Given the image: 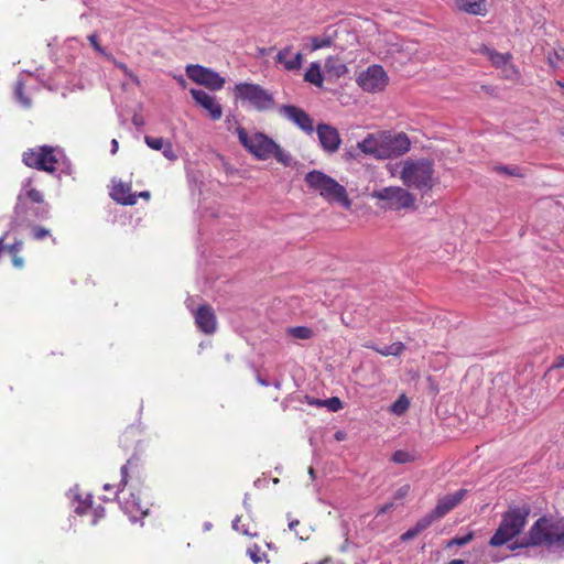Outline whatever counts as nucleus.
I'll list each match as a JSON object with an SVG mask.
<instances>
[{"label": "nucleus", "instance_id": "nucleus-1", "mask_svg": "<svg viewBox=\"0 0 564 564\" xmlns=\"http://www.w3.org/2000/svg\"><path fill=\"white\" fill-rule=\"evenodd\" d=\"M531 507L528 503L521 506L511 505L501 514V521L489 540V545L498 547L518 536L528 523Z\"/></svg>", "mask_w": 564, "mask_h": 564}, {"label": "nucleus", "instance_id": "nucleus-2", "mask_svg": "<svg viewBox=\"0 0 564 564\" xmlns=\"http://www.w3.org/2000/svg\"><path fill=\"white\" fill-rule=\"evenodd\" d=\"M401 165L399 177L405 187L429 192L435 186L437 178L432 160L406 159Z\"/></svg>", "mask_w": 564, "mask_h": 564}, {"label": "nucleus", "instance_id": "nucleus-3", "mask_svg": "<svg viewBox=\"0 0 564 564\" xmlns=\"http://www.w3.org/2000/svg\"><path fill=\"white\" fill-rule=\"evenodd\" d=\"M304 182L307 187L318 193V195L328 203H337L344 208L351 207V199L346 188L335 178L319 170H313L305 174Z\"/></svg>", "mask_w": 564, "mask_h": 564}, {"label": "nucleus", "instance_id": "nucleus-4", "mask_svg": "<svg viewBox=\"0 0 564 564\" xmlns=\"http://www.w3.org/2000/svg\"><path fill=\"white\" fill-rule=\"evenodd\" d=\"M525 545L545 546L552 551L564 550V524L546 517L539 518L529 530Z\"/></svg>", "mask_w": 564, "mask_h": 564}, {"label": "nucleus", "instance_id": "nucleus-5", "mask_svg": "<svg viewBox=\"0 0 564 564\" xmlns=\"http://www.w3.org/2000/svg\"><path fill=\"white\" fill-rule=\"evenodd\" d=\"M373 199L378 200L377 206L383 210L401 212L415 209V196L401 186H387L373 191L371 194Z\"/></svg>", "mask_w": 564, "mask_h": 564}, {"label": "nucleus", "instance_id": "nucleus-6", "mask_svg": "<svg viewBox=\"0 0 564 564\" xmlns=\"http://www.w3.org/2000/svg\"><path fill=\"white\" fill-rule=\"evenodd\" d=\"M234 95L237 100L249 104L258 111H269L275 107L273 95L258 84L239 83L234 88Z\"/></svg>", "mask_w": 564, "mask_h": 564}, {"label": "nucleus", "instance_id": "nucleus-7", "mask_svg": "<svg viewBox=\"0 0 564 564\" xmlns=\"http://www.w3.org/2000/svg\"><path fill=\"white\" fill-rule=\"evenodd\" d=\"M236 133L240 144L258 160L270 159L276 149V142L262 132L249 134L243 127H238Z\"/></svg>", "mask_w": 564, "mask_h": 564}, {"label": "nucleus", "instance_id": "nucleus-8", "mask_svg": "<svg viewBox=\"0 0 564 564\" xmlns=\"http://www.w3.org/2000/svg\"><path fill=\"white\" fill-rule=\"evenodd\" d=\"M57 149L51 145H40L28 149L22 153V162L31 169L54 173L56 171Z\"/></svg>", "mask_w": 564, "mask_h": 564}, {"label": "nucleus", "instance_id": "nucleus-9", "mask_svg": "<svg viewBox=\"0 0 564 564\" xmlns=\"http://www.w3.org/2000/svg\"><path fill=\"white\" fill-rule=\"evenodd\" d=\"M383 160L398 158L410 151L411 141L404 132L381 131Z\"/></svg>", "mask_w": 564, "mask_h": 564}, {"label": "nucleus", "instance_id": "nucleus-10", "mask_svg": "<svg viewBox=\"0 0 564 564\" xmlns=\"http://www.w3.org/2000/svg\"><path fill=\"white\" fill-rule=\"evenodd\" d=\"M388 75L380 65L369 66L358 78V85L368 93L382 91L388 85Z\"/></svg>", "mask_w": 564, "mask_h": 564}, {"label": "nucleus", "instance_id": "nucleus-11", "mask_svg": "<svg viewBox=\"0 0 564 564\" xmlns=\"http://www.w3.org/2000/svg\"><path fill=\"white\" fill-rule=\"evenodd\" d=\"M186 74L189 79L212 90H219L225 85V78L218 73L200 65H188Z\"/></svg>", "mask_w": 564, "mask_h": 564}, {"label": "nucleus", "instance_id": "nucleus-12", "mask_svg": "<svg viewBox=\"0 0 564 564\" xmlns=\"http://www.w3.org/2000/svg\"><path fill=\"white\" fill-rule=\"evenodd\" d=\"M119 502L132 521L142 520L149 513V501L142 497L141 491H131L127 497L123 494Z\"/></svg>", "mask_w": 564, "mask_h": 564}, {"label": "nucleus", "instance_id": "nucleus-13", "mask_svg": "<svg viewBox=\"0 0 564 564\" xmlns=\"http://www.w3.org/2000/svg\"><path fill=\"white\" fill-rule=\"evenodd\" d=\"M279 112L284 118L296 124L305 133L312 134L314 132L313 119L303 109L294 105H283L280 107Z\"/></svg>", "mask_w": 564, "mask_h": 564}, {"label": "nucleus", "instance_id": "nucleus-14", "mask_svg": "<svg viewBox=\"0 0 564 564\" xmlns=\"http://www.w3.org/2000/svg\"><path fill=\"white\" fill-rule=\"evenodd\" d=\"M316 133L319 144L326 153L333 154L339 150L341 138L335 127L327 123H319L316 127Z\"/></svg>", "mask_w": 564, "mask_h": 564}, {"label": "nucleus", "instance_id": "nucleus-15", "mask_svg": "<svg viewBox=\"0 0 564 564\" xmlns=\"http://www.w3.org/2000/svg\"><path fill=\"white\" fill-rule=\"evenodd\" d=\"M496 68H503L505 77L512 79L519 75L517 67L511 64L512 55L510 53H500L489 47L481 51Z\"/></svg>", "mask_w": 564, "mask_h": 564}, {"label": "nucleus", "instance_id": "nucleus-16", "mask_svg": "<svg viewBox=\"0 0 564 564\" xmlns=\"http://www.w3.org/2000/svg\"><path fill=\"white\" fill-rule=\"evenodd\" d=\"M196 327L206 335H213L217 329V317L214 308L208 305H199L194 314Z\"/></svg>", "mask_w": 564, "mask_h": 564}, {"label": "nucleus", "instance_id": "nucleus-17", "mask_svg": "<svg viewBox=\"0 0 564 564\" xmlns=\"http://www.w3.org/2000/svg\"><path fill=\"white\" fill-rule=\"evenodd\" d=\"M189 93L196 104L208 112L212 120L217 121L223 117V107L215 97L204 90L195 88L191 89Z\"/></svg>", "mask_w": 564, "mask_h": 564}, {"label": "nucleus", "instance_id": "nucleus-18", "mask_svg": "<svg viewBox=\"0 0 564 564\" xmlns=\"http://www.w3.org/2000/svg\"><path fill=\"white\" fill-rule=\"evenodd\" d=\"M466 494V489H459L454 494H449L440 498L435 508L432 510L434 518H437L438 520L445 517L463 501Z\"/></svg>", "mask_w": 564, "mask_h": 564}, {"label": "nucleus", "instance_id": "nucleus-19", "mask_svg": "<svg viewBox=\"0 0 564 564\" xmlns=\"http://www.w3.org/2000/svg\"><path fill=\"white\" fill-rule=\"evenodd\" d=\"M381 131L377 133H369L362 141L357 143V148L366 155L383 160V154L381 153Z\"/></svg>", "mask_w": 564, "mask_h": 564}, {"label": "nucleus", "instance_id": "nucleus-20", "mask_svg": "<svg viewBox=\"0 0 564 564\" xmlns=\"http://www.w3.org/2000/svg\"><path fill=\"white\" fill-rule=\"evenodd\" d=\"M110 196L121 205L132 206L137 203V194L131 192V186L121 181L113 182Z\"/></svg>", "mask_w": 564, "mask_h": 564}, {"label": "nucleus", "instance_id": "nucleus-21", "mask_svg": "<svg viewBox=\"0 0 564 564\" xmlns=\"http://www.w3.org/2000/svg\"><path fill=\"white\" fill-rule=\"evenodd\" d=\"M142 471V464L137 454H133L121 467V480L118 490L123 494V487L128 484L130 477L139 478Z\"/></svg>", "mask_w": 564, "mask_h": 564}, {"label": "nucleus", "instance_id": "nucleus-22", "mask_svg": "<svg viewBox=\"0 0 564 564\" xmlns=\"http://www.w3.org/2000/svg\"><path fill=\"white\" fill-rule=\"evenodd\" d=\"M26 198L32 203L41 205L35 210V216L40 218H46L50 213V206L44 202V195L41 191L34 187L25 188L23 194L19 195L20 203H23V199Z\"/></svg>", "mask_w": 564, "mask_h": 564}, {"label": "nucleus", "instance_id": "nucleus-23", "mask_svg": "<svg viewBox=\"0 0 564 564\" xmlns=\"http://www.w3.org/2000/svg\"><path fill=\"white\" fill-rule=\"evenodd\" d=\"M143 437L141 423L129 425L120 435L119 443L123 448L137 447Z\"/></svg>", "mask_w": 564, "mask_h": 564}, {"label": "nucleus", "instance_id": "nucleus-24", "mask_svg": "<svg viewBox=\"0 0 564 564\" xmlns=\"http://www.w3.org/2000/svg\"><path fill=\"white\" fill-rule=\"evenodd\" d=\"M144 142L150 149L155 151H162L164 158L167 159L169 161L177 160V155L173 149V144L171 143V141L160 137L145 135Z\"/></svg>", "mask_w": 564, "mask_h": 564}, {"label": "nucleus", "instance_id": "nucleus-25", "mask_svg": "<svg viewBox=\"0 0 564 564\" xmlns=\"http://www.w3.org/2000/svg\"><path fill=\"white\" fill-rule=\"evenodd\" d=\"M292 46H286L279 51L275 61L284 66L286 70H297L303 64V54L296 53L293 58H290Z\"/></svg>", "mask_w": 564, "mask_h": 564}, {"label": "nucleus", "instance_id": "nucleus-26", "mask_svg": "<svg viewBox=\"0 0 564 564\" xmlns=\"http://www.w3.org/2000/svg\"><path fill=\"white\" fill-rule=\"evenodd\" d=\"M456 7L468 14L485 17L488 12L487 0H455Z\"/></svg>", "mask_w": 564, "mask_h": 564}, {"label": "nucleus", "instance_id": "nucleus-27", "mask_svg": "<svg viewBox=\"0 0 564 564\" xmlns=\"http://www.w3.org/2000/svg\"><path fill=\"white\" fill-rule=\"evenodd\" d=\"M335 39H336L335 30L332 32H329V30H327L326 32H324L321 35L313 36V37H311V51L314 52V51H317L321 48L330 47L334 44Z\"/></svg>", "mask_w": 564, "mask_h": 564}, {"label": "nucleus", "instance_id": "nucleus-28", "mask_svg": "<svg viewBox=\"0 0 564 564\" xmlns=\"http://www.w3.org/2000/svg\"><path fill=\"white\" fill-rule=\"evenodd\" d=\"M325 69L327 73L336 77H341L348 72L346 65L338 57L334 56H329L326 58Z\"/></svg>", "mask_w": 564, "mask_h": 564}, {"label": "nucleus", "instance_id": "nucleus-29", "mask_svg": "<svg viewBox=\"0 0 564 564\" xmlns=\"http://www.w3.org/2000/svg\"><path fill=\"white\" fill-rule=\"evenodd\" d=\"M304 80L315 85L316 87L323 86V75L318 63H312L304 75Z\"/></svg>", "mask_w": 564, "mask_h": 564}, {"label": "nucleus", "instance_id": "nucleus-30", "mask_svg": "<svg viewBox=\"0 0 564 564\" xmlns=\"http://www.w3.org/2000/svg\"><path fill=\"white\" fill-rule=\"evenodd\" d=\"M495 171L499 174H505L513 177H524L525 173L523 169L518 165H498L495 166Z\"/></svg>", "mask_w": 564, "mask_h": 564}, {"label": "nucleus", "instance_id": "nucleus-31", "mask_svg": "<svg viewBox=\"0 0 564 564\" xmlns=\"http://www.w3.org/2000/svg\"><path fill=\"white\" fill-rule=\"evenodd\" d=\"M288 334L296 339H311L314 336L313 329L306 326L291 327Z\"/></svg>", "mask_w": 564, "mask_h": 564}, {"label": "nucleus", "instance_id": "nucleus-32", "mask_svg": "<svg viewBox=\"0 0 564 564\" xmlns=\"http://www.w3.org/2000/svg\"><path fill=\"white\" fill-rule=\"evenodd\" d=\"M404 345L401 341L393 343L382 348H375V350L382 356H399L404 350Z\"/></svg>", "mask_w": 564, "mask_h": 564}, {"label": "nucleus", "instance_id": "nucleus-33", "mask_svg": "<svg viewBox=\"0 0 564 564\" xmlns=\"http://www.w3.org/2000/svg\"><path fill=\"white\" fill-rule=\"evenodd\" d=\"M272 156L284 166H290L292 164V155L284 151L278 143L276 149L272 152Z\"/></svg>", "mask_w": 564, "mask_h": 564}, {"label": "nucleus", "instance_id": "nucleus-34", "mask_svg": "<svg viewBox=\"0 0 564 564\" xmlns=\"http://www.w3.org/2000/svg\"><path fill=\"white\" fill-rule=\"evenodd\" d=\"M14 95L18 101L25 108L31 106V100L24 95V84L22 80L15 83Z\"/></svg>", "mask_w": 564, "mask_h": 564}, {"label": "nucleus", "instance_id": "nucleus-35", "mask_svg": "<svg viewBox=\"0 0 564 564\" xmlns=\"http://www.w3.org/2000/svg\"><path fill=\"white\" fill-rule=\"evenodd\" d=\"M473 539H474V532H468L467 534H465L463 536H455V538L451 539L446 543V547L449 549L453 546H463V545L468 544L470 541H473Z\"/></svg>", "mask_w": 564, "mask_h": 564}, {"label": "nucleus", "instance_id": "nucleus-36", "mask_svg": "<svg viewBox=\"0 0 564 564\" xmlns=\"http://www.w3.org/2000/svg\"><path fill=\"white\" fill-rule=\"evenodd\" d=\"M409 408V400L404 397V395H401L395 402H393V404L391 405V411L394 413V414H402L406 411V409Z\"/></svg>", "mask_w": 564, "mask_h": 564}, {"label": "nucleus", "instance_id": "nucleus-37", "mask_svg": "<svg viewBox=\"0 0 564 564\" xmlns=\"http://www.w3.org/2000/svg\"><path fill=\"white\" fill-rule=\"evenodd\" d=\"M437 520V518H434L433 516V512L431 511L427 516H425L424 518L420 519L414 528L416 529V532H422L424 531L425 529H427L432 523L433 521Z\"/></svg>", "mask_w": 564, "mask_h": 564}, {"label": "nucleus", "instance_id": "nucleus-38", "mask_svg": "<svg viewBox=\"0 0 564 564\" xmlns=\"http://www.w3.org/2000/svg\"><path fill=\"white\" fill-rule=\"evenodd\" d=\"M247 554L250 556L254 564L261 563L262 558L265 557V554L261 552L260 546H258L257 544L248 547Z\"/></svg>", "mask_w": 564, "mask_h": 564}, {"label": "nucleus", "instance_id": "nucleus-39", "mask_svg": "<svg viewBox=\"0 0 564 564\" xmlns=\"http://www.w3.org/2000/svg\"><path fill=\"white\" fill-rule=\"evenodd\" d=\"M32 237L33 239L35 240H43L45 239L46 237H51V232L48 229H45L43 227H40V226H34L32 228Z\"/></svg>", "mask_w": 564, "mask_h": 564}, {"label": "nucleus", "instance_id": "nucleus-40", "mask_svg": "<svg viewBox=\"0 0 564 564\" xmlns=\"http://www.w3.org/2000/svg\"><path fill=\"white\" fill-rule=\"evenodd\" d=\"M324 404L333 412H337L343 409V402L337 397H332L324 401Z\"/></svg>", "mask_w": 564, "mask_h": 564}, {"label": "nucleus", "instance_id": "nucleus-41", "mask_svg": "<svg viewBox=\"0 0 564 564\" xmlns=\"http://www.w3.org/2000/svg\"><path fill=\"white\" fill-rule=\"evenodd\" d=\"M241 521H242V520H241V518H237V519L234 521L232 528H234L236 531H238V532H240V533H242V534H245V535H248V536H253V535H256V534H257L256 532H252V531H250L248 528H246V525H245L243 523H241Z\"/></svg>", "mask_w": 564, "mask_h": 564}, {"label": "nucleus", "instance_id": "nucleus-42", "mask_svg": "<svg viewBox=\"0 0 564 564\" xmlns=\"http://www.w3.org/2000/svg\"><path fill=\"white\" fill-rule=\"evenodd\" d=\"M115 65L122 70V73L133 80H138V77L131 72V69L122 62L113 61Z\"/></svg>", "mask_w": 564, "mask_h": 564}, {"label": "nucleus", "instance_id": "nucleus-43", "mask_svg": "<svg viewBox=\"0 0 564 564\" xmlns=\"http://www.w3.org/2000/svg\"><path fill=\"white\" fill-rule=\"evenodd\" d=\"M88 41L90 42V44H91V46L94 47L95 51H97L100 54H105V50L99 44L97 34H95V33L90 34L88 36Z\"/></svg>", "mask_w": 564, "mask_h": 564}, {"label": "nucleus", "instance_id": "nucleus-44", "mask_svg": "<svg viewBox=\"0 0 564 564\" xmlns=\"http://www.w3.org/2000/svg\"><path fill=\"white\" fill-rule=\"evenodd\" d=\"M410 492V486L409 485H403L402 487H400L395 492H394V496L393 498L395 500H402L403 498H405Z\"/></svg>", "mask_w": 564, "mask_h": 564}, {"label": "nucleus", "instance_id": "nucleus-45", "mask_svg": "<svg viewBox=\"0 0 564 564\" xmlns=\"http://www.w3.org/2000/svg\"><path fill=\"white\" fill-rule=\"evenodd\" d=\"M22 248H23V242L21 240H17L12 245L7 247L8 252L10 254H19V252L22 250Z\"/></svg>", "mask_w": 564, "mask_h": 564}, {"label": "nucleus", "instance_id": "nucleus-46", "mask_svg": "<svg viewBox=\"0 0 564 564\" xmlns=\"http://www.w3.org/2000/svg\"><path fill=\"white\" fill-rule=\"evenodd\" d=\"M420 532H416V529L413 527V528H410L406 532H404L402 535H401V539L403 541H409L411 539H414L416 535H419Z\"/></svg>", "mask_w": 564, "mask_h": 564}, {"label": "nucleus", "instance_id": "nucleus-47", "mask_svg": "<svg viewBox=\"0 0 564 564\" xmlns=\"http://www.w3.org/2000/svg\"><path fill=\"white\" fill-rule=\"evenodd\" d=\"M408 454L405 452H402V451H397L394 454H393V462L395 463H405L408 460Z\"/></svg>", "mask_w": 564, "mask_h": 564}, {"label": "nucleus", "instance_id": "nucleus-48", "mask_svg": "<svg viewBox=\"0 0 564 564\" xmlns=\"http://www.w3.org/2000/svg\"><path fill=\"white\" fill-rule=\"evenodd\" d=\"M12 258V264L18 268L22 269L24 267V260L19 254H10Z\"/></svg>", "mask_w": 564, "mask_h": 564}, {"label": "nucleus", "instance_id": "nucleus-49", "mask_svg": "<svg viewBox=\"0 0 564 564\" xmlns=\"http://www.w3.org/2000/svg\"><path fill=\"white\" fill-rule=\"evenodd\" d=\"M90 507H91L90 503H88V501L85 500L83 503H80L78 507H76L75 512L78 514H85V513H87V511Z\"/></svg>", "mask_w": 564, "mask_h": 564}, {"label": "nucleus", "instance_id": "nucleus-50", "mask_svg": "<svg viewBox=\"0 0 564 564\" xmlns=\"http://www.w3.org/2000/svg\"><path fill=\"white\" fill-rule=\"evenodd\" d=\"M394 507V503L393 502H388L383 506H381L378 511H377V516H380V514H384L387 513L388 511H390L391 509H393Z\"/></svg>", "mask_w": 564, "mask_h": 564}, {"label": "nucleus", "instance_id": "nucleus-51", "mask_svg": "<svg viewBox=\"0 0 564 564\" xmlns=\"http://www.w3.org/2000/svg\"><path fill=\"white\" fill-rule=\"evenodd\" d=\"M564 367V356H557L553 365L551 366L550 370L552 369H560Z\"/></svg>", "mask_w": 564, "mask_h": 564}, {"label": "nucleus", "instance_id": "nucleus-52", "mask_svg": "<svg viewBox=\"0 0 564 564\" xmlns=\"http://www.w3.org/2000/svg\"><path fill=\"white\" fill-rule=\"evenodd\" d=\"M119 149V143L116 139L111 141V154H116Z\"/></svg>", "mask_w": 564, "mask_h": 564}, {"label": "nucleus", "instance_id": "nucleus-53", "mask_svg": "<svg viewBox=\"0 0 564 564\" xmlns=\"http://www.w3.org/2000/svg\"><path fill=\"white\" fill-rule=\"evenodd\" d=\"M300 524V521L299 520H293L289 523V528L290 530H294L296 525Z\"/></svg>", "mask_w": 564, "mask_h": 564}, {"label": "nucleus", "instance_id": "nucleus-54", "mask_svg": "<svg viewBox=\"0 0 564 564\" xmlns=\"http://www.w3.org/2000/svg\"><path fill=\"white\" fill-rule=\"evenodd\" d=\"M138 197H143V198H150V193L149 192H140L139 194H137V198Z\"/></svg>", "mask_w": 564, "mask_h": 564}, {"label": "nucleus", "instance_id": "nucleus-55", "mask_svg": "<svg viewBox=\"0 0 564 564\" xmlns=\"http://www.w3.org/2000/svg\"><path fill=\"white\" fill-rule=\"evenodd\" d=\"M133 123L139 126V124H142V120L140 118H138L137 116L133 117Z\"/></svg>", "mask_w": 564, "mask_h": 564}, {"label": "nucleus", "instance_id": "nucleus-56", "mask_svg": "<svg viewBox=\"0 0 564 564\" xmlns=\"http://www.w3.org/2000/svg\"><path fill=\"white\" fill-rule=\"evenodd\" d=\"M335 437H336V440L341 441V440H344V433L343 432H337Z\"/></svg>", "mask_w": 564, "mask_h": 564}, {"label": "nucleus", "instance_id": "nucleus-57", "mask_svg": "<svg viewBox=\"0 0 564 564\" xmlns=\"http://www.w3.org/2000/svg\"><path fill=\"white\" fill-rule=\"evenodd\" d=\"M96 512H97V517H102L105 509L100 508V510H96Z\"/></svg>", "mask_w": 564, "mask_h": 564}, {"label": "nucleus", "instance_id": "nucleus-58", "mask_svg": "<svg viewBox=\"0 0 564 564\" xmlns=\"http://www.w3.org/2000/svg\"><path fill=\"white\" fill-rule=\"evenodd\" d=\"M556 85H557L558 87H561V88H563V89H564V82H562V80H556Z\"/></svg>", "mask_w": 564, "mask_h": 564}, {"label": "nucleus", "instance_id": "nucleus-59", "mask_svg": "<svg viewBox=\"0 0 564 564\" xmlns=\"http://www.w3.org/2000/svg\"><path fill=\"white\" fill-rule=\"evenodd\" d=\"M104 489H105V490H110V489H111V486H110L109 484H106V485L104 486Z\"/></svg>", "mask_w": 564, "mask_h": 564}, {"label": "nucleus", "instance_id": "nucleus-60", "mask_svg": "<svg viewBox=\"0 0 564 564\" xmlns=\"http://www.w3.org/2000/svg\"><path fill=\"white\" fill-rule=\"evenodd\" d=\"M327 560L319 562L318 564H327Z\"/></svg>", "mask_w": 564, "mask_h": 564}]
</instances>
